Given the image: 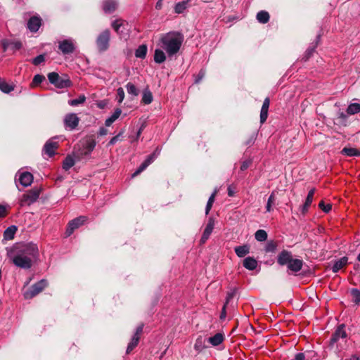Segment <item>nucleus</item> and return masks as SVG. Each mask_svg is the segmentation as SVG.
Returning a JSON list of instances; mask_svg holds the SVG:
<instances>
[{"label":"nucleus","mask_w":360,"mask_h":360,"mask_svg":"<svg viewBox=\"0 0 360 360\" xmlns=\"http://www.w3.org/2000/svg\"><path fill=\"white\" fill-rule=\"evenodd\" d=\"M48 79L51 84H53L58 89L68 88L72 85V83L68 76H60L55 72L49 73Z\"/></svg>","instance_id":"obj_3"},{"label":"nucleus","mask_w":360,"mask_h":360,"mask_svg":"<svg viewBox=\"0 0 360 360\" xmlns=\"http://www.w3.org/2000/svg\"><path fill=\"white\" fill-rule=\"evenodd\" d=\"M47 285V282L45 280H41L40 281L32 285L30 288L27 289L24 292V297L25 299H32L39 292H41L45 287Z\"/></svg>","instance_id":"obj_6"},{"label":"nucleus","mask_w":360,"mask_h":360,"mask_svg":"<svg viewBox=\"0 0 360 360\" xmlns=\"http://www.w3.org/2000/svg\"><path fill=\"white\" fill-rule=\"evenodd\" d=\"M153 101V95L150 91L148 89H145L143 92V96H142V102L144 104H150Z\"/></svg>","instance_id":"obj_35"},{"label":"nucleus","mask_w":360,"mask_h":360,"mask_svg":"<svg viewBox=\"0 0 360 360\" xmlns=\"http://www.w3.org/2000/svg\"><path fill=\"white\" fill-rule=\"evenodd\" d=\"M108 134V129H105V127H101L99 129V131H98V134L100 136H105Z\"/></svg>","instance_id":"obj_57"},{"label":"nucleus","mask_w":360,"mask_h":360,"mask_svg":"<svg viewBox=\"0 0 360 360\" xmlns=\"http://www.w3.org/2000/svg\"><path fill=\"white\" fill-rule=\"evenodd\" d=\"M341 153L349 157L360 156V152L355 148L345 147L341 150Z\"/></svg>","instance_id":"obj_31"},{"label":"nucleus","mask_w":360,"mask_h":360,"mask_svg":"<svg viewBox=\"0 0 360 360\" xmlns=\"http://www.w3.org/2000/svg\"><path fill=\"white\" fill-rule=\"evenodd\" d=\"M269 14L267 11H261L257 13L256 18L257 21L260 23L265 24L269 20Z\"/></svg>","instance_id":"obj_30"},{"label":"nucleus","mask_w":360,"mask_h":360,"mask_svg":"<svg viewBox=\"0 0 360 360\" xmlns=\"http://www.w3.org/2000/svg\"><path fill=\"white\" fill-rule=\"evenodd\" d=\"M17 231V228L15 226H11L8 227L4 233V238L6 240H10L14 238V235Z\"/></svg>","instance_id":"obj_32"},{"label":"nucleus","mask_w":360,"mask_h":360,"mask_svg":"<svg viewBox=\"0 0 360 360\" xmlns=\"http://www.w3.org/2000/svg\"><path fill=\"white\" fill-rule=\"evenodd\" d=\"M110 39V32L109 30H105L98 34L96 43L100 52H103L108 49Z\"/></svg>","instance_id":"obj_5"},{"label":"nucleus","mask_w":360,"mask_h":360,"mask_svg":"<svg viewBox=\"0 0 360 360\" xmlns=\"http://www.w3.org/2000/svg\"><path fill=\"white\" fill-rule=\"evenodd\" d=\"M346 360H359V357L356 355H352L349 359H347Z\"/></svg>","instance_id":"obj_62"},{"label":"nucleus","mask_w":360,"mask_h":360,"mask_svg":"<svg viewBox=\"0 0 360 360\" xmlns=\"http://www.w3.org/2000/svg\"><path fill=\"white\" fill-rule=\"evenodd\" d=\"M243 266L248 270H255L257 266V261L252 257H248L243 260Z\"/></svg>","instance_id":"obj_22"},{"label":"nucleus","mask_w":360,"mask_h":360,"mask_svg":"<svg viewBox=\"0 0 360 360\" xmlns=\"http://www.w3.org/2000/svg\"><path fill=\"white\" fill-rule=\"evenodd\" d=\"M255 237L257 241H264L267 238V233L264 230L259 229L256 231Z\"/></svg>","instance_id":"obj_41"},{"label":"nucleus","mask_w":360,"mask_h":360,"mask_svg":"<svg viewBox=\"0 0 360 360\" xmlns=\"http://www.w3.org/2000/svg\"><path fill=\"white\" fill-rule=\"evenodd\" d=\"M360 112V104L357 103H351L349 105L347 112L349 115H354Z\"/></svg>","instance_id":"obj_36"},{"label":"nucleus","mask_w":360,"mask_h":360,"mask_svg":"<svg viewBox=\"0 0 360 360\" xmlns=\"http://www.w3.org/2000/svg\"><path fill=\"white\" fill-rule=\"evenodd\" d=\"M84 149L78 153V157L87 155L93 151L96 146L95 140L91 139L85 141V142L82 144Z\"/></svg>","instance_id":"obj_12"},{"label":"nucleus","mask_w":360,"mask_h":360,"mask_svg":"<svg viewBox=\"0 0 360 360\" xmlns=\"http://www.w3.org/2000/svg\"><path fill=\"white\" fill-rule=\"evenodd\" d=\"M122 135V133L113 136L109 141V145H114L119 140L120 136Z\"/></svg>","instance_id":"obj_54"},{"label":"nucleus","mask_w":360,"mask_h":360,"mask_svg":"<svg viewBox=\"0 0 360 360\" xmlns=\"http://www.w3.org/2000/svg\"><path fill=\"white\" fill-rule=\"evenodd\" d=\"M234 251L238 257H243L250 252V247L248 245L236 246Z\"/></svg>","instance_id":"obj_27"},{"label":"nucleus","mask_w":360,"mask_h":360,"mask_svg":"<svg viewBox=\"0 0 360 360\" xmlns=\"http://www.w3.org/2000/svg\"><path fill=\"white\" fill-rule=\"evenodd\" d=\"M304 354L303 353H298L295 355V360H304Z\"/></svg>","instance_id":"obj_58"},{"label":"nucleus","mask_w":360,"mask_h":360,"mask_svg":"<svg viewBox=\"0 0 360 360\" xmlns=\"http://www.w3.org/2000/svg\"><path fill=\"white\" fill-rule=\"evenodd\" d=\"M58 148V143L49 141L46 143L44 150L49 156L51 157L55 154V150Z\"/></svg>","instance_id":"obj_19"},{"label":"nucleus","mask_w":360,"mask_h":360,"mask_svg":"<svg viewBox=\"0 0 360 360\" xmlns=\"http://www.w3.org/2000/svg\"><path fill=\"white\" fill-rule=\"evenodd\" d=\"M87 220L86 217L85 216H80L79 217H77L72 220H71L68 225L65 235L67 237L72 235V233L74 232V231L77 229H78L79 226L83 225Z\"/></svg>","instance_id":"obj_7"},{"label":"nucleus","mask_w":360,"mask_h":360,"mask_svg":"<svg viewBox=\"0 0 360 360\" xmlns=\"http://www.w3.org/2000/svg\"><path fill=\"white\" fill-rule=\"evenodd\" d=\"M162 0H158V1L156 3L155 8L158 10H160L162 7Z\"/></svg>","instance_id":"obj_59"},{"label":"nucleus","mask_w":360,"mask_h":360,"mask_svg":"<svg viewBox=\"0 0 360 360\" xmlns=\"http://www.w3.org/2000/svg\"><path fill=\"white\" fill-rule=\"evenodd\" d=\"M19 181L24 187H27L31 185L33 181V176L28 172H24L19 174Z\"/></svg>","instance_id":"obj_16"},{"label":"nucleus","mask_w":360,"mask_h":360,"mask_svg":"<svg viewBox=\"0 0 360 360\" xmlns=\"http://www.w3.org/2000/svg\"><path fill=\"white\" fill-rule=\"evenodd\" d=\"M75 165V160L70 155H68L65 158V159L63 161V168L65 170L70 169L72 166Z\"/></svg>","instance_id":"obj_39"},{"label":"nucleus","mask_w":360,"mask_h":360,"mask_svg":"<svg viewBox=\"0 0 360 360\" xmlns=\"http://www.w3.org/2000/svg\"><path fill=\"white\" fill-rule=\"evenodd\" d=\"M7 214V207L3 205H0V218L5 217Z\"/></svg>","instance_id":"obj_52"},{"label":"nucleus","mask_w":360,"mask_h":360,"mask_svg":"<svg viewBox=\"0 0 360 360\" xmlns=\"http://www.w3.org/2000/svg\"><path fill=\"white\" fill-rule=\"evenodd\" d=\"M226 304L225 303L224 307H223V309H222V311L221 312V314H220V319H224L226 318Z\"/></svg>","instance_id":"obj_56"},{"label":"nucleus","mask_w":360,"mask_h":360,"mask_svg":"<svg viewBox=\"0 0 360 360\" xmlns=\"http://www.w3.org/2000/svg\"><path fill=\"white\" fill-rule=\"evenodd\" d=\"M351 293L354 298V302L356 304H359L360 303V290L354 288V289L352 290Z\"/></svg>","instance_id":"obj_48"},{"label":"nucleus","mask_w":360,"mask_h":360,"mask_svg":"<svg viewBox=\"0 0 360 360\" xmlns=\"http://www.w3.org/2000/svg\"><path fill=\"white\" fill-rule=\"evenodd\" d=\"M38 256V248L34 244H20L14 247L10 257L18 267L28 269Z\"/></svg>","instance_id":"obj_1"},{"label":"nucleus","mask_w":360,"mask_h":360,"mask_svg":"<svg viewBox=\"0 0 360 360\" xmlns=\"http://www.w3.org/2000/svg\"><path fill=\"white\" fill-rule=\"evenodd\" d=\"M79 118L75 113L67 114L64 118V124L66 128L70 130L75 129L79 124Z\"/></svg>","instance_id":"obj_9"},{"label":"nucleus","mask_w":360,"mask_h":360,"mask_svg":"<svg viewBox=\"0 0 360 360\" xmlns=\"http://www.w3.org/2000/svg\"><path fill=\"white\" fill-rule=\"evenodd\" d=\"M41 25V19L39 17H32L27 22V28L32 32H36Z\"/></svg>","instance_id":"obj_17"},{"label":"nucleus","mask_w":360,"mask_h":360,"mask_svg":"<svg viewBox=\"0 0 360 360\" xmlns=\"http://www.w3.org/2000/svg\"><path fill=\"white\" fill-rule=\"evenodd\" d=\"M348 258L347 257H343L340 259L337 260L332 267V270L334 273H337L342 268L345 266L347 264Z\"/></svg>","instance_id":"obj_25"},{"label":"nucleus","mask_w":360,"mask_h":360,"mask_svg":"<svg viewBox=\"0 0 360 360\" xmlns=\"http://www.w3.org/2000/svg\"><path fill=\"white\" fill-rule=\"evenodd\" d=\"M277 245L273 241H269L265 246V251L266 252H274L276 250Z\"/></svg>","instance_id":"obj_45"},{"label":"nucleus","mask_w":360,"mask_h":360,"mask_svg":"<svg viewBox=\"0 0 360 360\" xmlns=\"http://www.w3.org/2000/svg\"><path fill=\"white\" fill-rule=\"evenodd\" d=\"M205 347V345H204V340H203V338L202 337H198L196 340H195V345H194V349L200 352H201L204 348Z\"/></svg>","instance_id":"obj_42"},{"label":"nucleus","mask_w":360,"mask_h":360,"mask_svg":"<svg viewBox=\"0 0 360 360\" xmlns=\"http://www.w3.org/2000/svg\"><path fill=\"white\" fill-rule=\"evenodd\" d=\"M270 104V99L269 98H266L263 102L261 112H260V122L262 124L264 123L268 117V110Z\"/></svg>","instance_id":"obj_18"},{"label":"nucleus","mask_w":360,"mask_h":360,"mask_svg":"<svg viewBox=\"0 0 360 360\" xmlns=\"http://www.w3.org/2000/svg\"><path fill=\"white\" fill-rule=\"evenodd\" d=\"M314 193H315V188H311L309 191L307 198H306V200H305V202L302 207V211L303 213H305L308 211V210L313 201Z\"/></svg>","instance_id":"obj_21"},{"label":"nucleus","mask_w":360,"mask_h":360,"mask_svg":"<svg viewBox=\"0 0 360 360\" xmlns=\"http://www.w3.org/2000/svg\"><path fill=\"white\" fill-rule=\"evenodd\" d=\"M124 21L122 19H117L112 22V27L117 34L121 35L122 30L121 28L124 26Z\"/></svg>","instance_id":"obj_33"},{"label":"nucleus","mask_w":360,"mask_h":360,"mask_svg":"<svg viewBox=\"0 0 360 360\" xmlns=\"http://www.w3.org/2000/svg\"><path fill=\"white\" fill-rule=\"evenodd\" d=\"M302 260L299 259H292V260L288 265V268L292 271L297 272L302 269Z\"/></svg>","instance_id":"obj_20"},{"label":"nucleus","mask_w":360,"mask_h":360,"mask_svg":"<svg viewBox=\"0 0 360 360\" xmlns=\"http://www.w3.org/2000/svg\"><path fill=\"white\" fill-rule=\"evenodd\" d=\"M191 0H184L181 2H178L174 6V12L177 14H181L184 12L187 8L188 3Z\"/></svg>","instance_id":"obj_28"},{"label":"nucleus","mask_w":360,"mask_h":360,"mask_svg":"<svg viewBox=\"0 0 360 360\" xmlns=\"http://www.w3.org/2000/svg\"><path fill=\"white\" fill-rule=\"evenodd\" d=\"M224 340V335L221 333H218L215 334L214 336L209 338L208 342L212 346H218L223 342Z\"/></svg>","instance_id":"obj_24"},{"label":"nucleus","mask_w":360,"mask_h":360,"mask_svg":"<svg viewBox=\"0 0 360 360\" xmlns=\"http://www.w3.org/2000/svg\"><path fill=\"white\" fill-rule=\"evenodd\" d=\"M319 207L326 213H328L332 209L331 204L328 203L326 205L323 201L319 202Z\"/></svg>","instance_id":"obj_49"},{"label":"nucleus","mask_w":360,"mask_h":360,"mask_svg":"<svg viewBox=\"0 0 360 360\" xmlns=\"http://www.w3.org/2000/svg\"><path fill=\"white\" fill-rule=\"evenodd\" d=\"M14 87L12 83H8L4 79L0 77V90L2 92L9 94L14 90Z\"/></svg>","instance_id":"obj_23"},{"label":"nucleus","mask_w":360,"mask_h":360,"mask_svg":"<svg viewBox=\"0 0 360 360\" xmlns=\"http://www.w3.org/2000/svg\"><path fill=\"white\" fill-rule=\"evenodd\" d=\"M215 221L214 218L210 217L208 219V222L205 226V229L203 231V233L202 235L201 239H200V243L204 244L206 243V241L210 238L214 227Z\"/></svg>","instance_id":"obj_11"},{"label":"nucleus","mask_w":360,"mask_h":360,"mask_svg":"<svg viewBox=\"0 0 360 360\" xmlns=\"http://www.w3.org/2000/svg\"><path fill=\"white\" fill-rule=\"evenodd\" d=\"M236 293V289L234 288L227 293L226 298V304H227L230 300L235 296Z\"/></svg>","instance_id":"obj_51"},{"label":"nucleus","mask_w":360,"mask_h":360,"mask_svg":"<svg viewBox=\"0 0 360 360\" xmlns=\"http://www.w3.org/2000/svg\"><path fill=\"white\" fill-rule=\"evenodd\" d=\"M86 97L84 95H80L78 98L70 100L68 103L71 106H76L85 102Z\"/></svg>","instance_id":"obj_43"},{"label":"nucleus","mask_w":360,"mask_h":360,"mask_svg":"<svg viewBox=\"0 0 360 360\" xmlns=\"http://www.w3.org/2000/svg\"><path fill=\"white\" fill-rule=\"evenodd\" d=\"M140 338L133 336L127 348V353L129 354L138 345Z\"/></svg>","instance_id":"obj_40"},{"label":"nucleus","mask_w":360,"mask_h":360,"mask_svg":"<svg viewBox=\"0 0 360 360\" xmlns=\"http://www.w3.org/2000/svg\"><path fill=\"white\" fill-rule=\"evenodd\" d=\"M276 201V195L275 193L273 191L271 195H269L267 203L266 205V211L267 212H270L272 211V205H274Z\"/></svg>","instance_id":"obj_38"},{"label":"nucleus","mask_w":360,"mask_h":360,"mask_svg":"<svg viewBox=\"0 0 360 360\" xmlns=\"http://www.w3.org/2000/svg\"><path fill=\"white\" fill-rule=\"evenodd\" d=\"M147 46L142 44L138 47L135 51V56L139 58H144L147 53Z\"/></svg>","instance_id":"obj_34"},{"label":"nucleus","mask_w":360,"mask_h":360,"mask_svg":"<svg viewBox=\"0 0 360 360\" xmlns=\"http://www.w3.org/2000/svg\"><path fill=\"white\" fill-rule=\"evenodd\" d=\"M124 96H125V94H124V91L123 88L119 87L117 89V101H118L119 103H122V101L124 99Z\"/></svg>","instance_id":"obj_47"},{"label":"nucleus","mask_w":360,"mask_h":360,"mask_svg":"<svg viewBox=\"0 0 360 360\" xmlns=\"http://www.w3.org/2000/svg\"><path fill=\"white\" fill-rule=\"evenodd\" d=\"M250 164H251L250 161H244L240 166V169L242 171L247 169L249 167V166L250 165Z\"/></svg>","instance_id":"obj_55"},{"label":"nucleus","mask_w":360,"mask_h":360,"mask_svg":"<svg viewBox=\"0 0 360 360\" xmlns=\"http://www.w3.org/2000/svg\"><path fill=\"white\" fill-rule=\"evenodd\" d=\"M44 60H45L44 55L40 54V55L37 56V57H35L34 58H33L32 63L34 65H39L41 63H42L43 62H44Z\"/></svg>","instance_id":"obj_50"},{"label":"nucleus","mask_w":360,"mask_h":360,"mask_svg":"<svg viewBox=\"0 0 360 360\" xmlns=\"http://www.w3.org/2000/svg\"><path fill=\"white\" fill-rule=\"evenodd\" d=\"M143 325L141 324L140 326H139L137 328H136V333L134 335V336H137V338H140V335L143 332Z\"/></svg>","instance_id":"obj_53"},{"label":"nucleus","mask_w":360,"mask_h":360,"mask_svg":"<svg viewBox=\"0 0 360 360\" xmlns=\"http://www.w3.org/2000/svg\"><path fill=\"white\" fill-rule=\"evenodd\" d=\"M292 259V253L288 250H283L278 255L277 262L281 266L288 265Z\"/></svg>","instance_id":"obj_13"},{"label":"nucleus","mask_w":360,"mask_h":360,"mask_svg":"<svg viewBox=\"0 0 360 360\" xmlns=\"http://www.w3.org/2000/svg\"><path fill=\"white\" fill-rule=\"evenodd\" d=\"M228 195L231 197L234 195V191L230 186L228 188Z\"/></svg>","instance_id":"obj_61"},{"label":"nucleus","mask_w":360,"mask_h":360,"mask_svg":"<svg viewBox=\"0 0 360 360\" xmlns=\"http://www.w3.org/2000/svg\"><path fill=\"white\" fill-rule=\"evenodd\" d=\"M314 49H308L307 51V58L312 54Z\"/></svg>","instance_id":"obj_63"},{"label":"nucleus","mask_w":360,"mask_h":360,"mask_svg":"<svg viewBox=\"0 0 360 360\" xmlns=\"http://www.w3.org/2000/svg\"><path fill=\"white\" fill-rule=\"evenodd\" d=\"M118 3L116 0H105L103 2V10L105 13H113L117 8Z\"/></svg>","instance_id":"obj_15"},{"label":"nucleus","mask_w":360,"mask_h":360,"mask_svg":"<svg viewBox=\"0 0 360 360\" xmlns=\"http://www.w3.org/2000/svg\"><path fill=\"white\" fill-rule=\"evenodd\" d=\"M159 152L158 149L151 155H150L146 160L139 166L136 171L133 174L132 176H136L145 170L157 158Z\"/></svg>","instance_id":"obj_10"},{"label":"nucleus","mask_w":360,"mask_h":360,"mask_svg":"<svg viewBox=\"0 0 360 360\" xmlns=\"http://www.w3.org/2000/svg\"><path fill=\"white\" fill-rule=\"evenodd\" d=\"M217 194V191H214L211 196L209 198L207 201L206 208H205V214L207 215L212 207L213 202L214 201L215 195Z\"/></svg>","instance_id":"obj_44"},{"label":"nucleus","mask_w":360,"mask_h":360,"mask_svg":"<svg viewBox=\"0 0 360 360\" xmlns=\"http://www.w3.org/2000/svg\"><path fill=\"white\" fill-rule=\"evenodd\" d=\"M58 49L63 54H70L74 52L75 46L73 40L68 39L59 41Z\"/></svg>","instance_id":"obj_8"},{"label":"nucleus","mask_w":360,"mask_h":360,"mask_svg":"<svg viewBox=\"0 0 360 360\" xmlns=\"http://www.w3.org/2000/svg\"><path fill=\"white\" fill-rule=\"evenodd\" d=\"M44 79H45L44 76L41 75H34V77L32 79V85L33 86H37L39 84H41Z\"/></svg>","instance_id":"obj_46"},{"label":"nucleus","mask_w":360,"mask_h":360,"mask_svg":"<svg viewBox=\"0 0 360 360\" xmlns=\"http://www.w3.org/2000/svg\"><path fill=\"white\" fill-rule=\"evenodd\" d=\"M141 131H142V129L141 128L138 132H137V136H136V139H138L139 137V136L141 135Z\"/></svg>","instance_id":"obj_64"},{"label":"nucleus","mask_w":360,"mask_h":360,"mask_svg":"<svg viewBox=\"0 0 360 360\" xmlns=\"http://www.w3.org/2000/svg\"><path fill=\"white\" fill-rule=\"evenodd\" d=\"M345 325H340L335 333L333 334L332 338L330 339V345H333L337 342L340 338H345L347 337V333L344 329Z\"/></svg>","instance_id":"obj_14"},{"label":"nucleus","mask_w":360,"mask_h":360,"mask_svg":"<svg viewBox=\"0 0 360 360\" xmlns=\"http://www.w3.org/2000/svg\"><path fill=\"white\" fill-rule=\"evenodd\" d=\"M122 114V110L120 108H116L112 115L106 119L105 125L110 127L114 122H115Z\"/></svg>","instance_id":"obj_26"},{"label":"nucleus","mask_w":360,"mask_h":360,"mask_svg":"<svg viewBox=\"0 0 360 360\" xmlns=\"http://www.w3.org/2000/svg\"><path fill=\"white\" fill-rule=\"evenodd\" d=\"M126 89L127 91V93L130 95H132L133 96H137L139 94V90L136 87V86L129 82L126 85Z\"/></svg>","instance_id":"obj_37"},{"label":"nucleus","mask_w":360,"mask_h":360,"mask_svg":"<svg viewBox=\"0 0 360 360\" xmlns=\"http://www.w3.org/2000/svg\"><path fill=\"white\" fill-rule=\"evenodd\" d=\"M13 46L15 49H20L22 47V44L20 41H15L13 43Z\"/></svg>","instance_id":"obj_60"},{"label":"nucleus","mask_w":360,"mask_h":360,"mask_svg":"<svg viewBox=\"0 0 360 360\" xmlns=\"http://www.w3.org/2000/svg\"><path fill=\"white\" fill-rule=\"evenodd\" d=\"M166 60V56L162 49H155L154 53V61L157 63H162Z\"/></svg>","instance_id":"obj_29"},{"label":"nucleus","mask_w":360,"mask_h":360,"mask_svg":"<svg viewBox=\"0 0 360 360\" xmlns=\"http://www.w3.org/2000/svg\"><path fill=\"white\" fill-rule=\"evenodd\" d=\"M40 195V190L34 188L27 191L20 199L19 204L21 207L30 205L37 200Z\"/></svg>","instance_id":"obj_4"},{"label":"nucleus","mask_w":360,"mask_h":360,"mask_svg":"<svg viewBox=\"0 0 360 360\" xmlns=\"http://www.w3.org/2000/svg\"><path fill=\"white\" fill-rule=\"evenodd\" d=\"M183 41L182 34L179 32H169L160 38V46L170 57L179 52Z\"/></svg>","instance_id":"obj_2"}]
</instances>
